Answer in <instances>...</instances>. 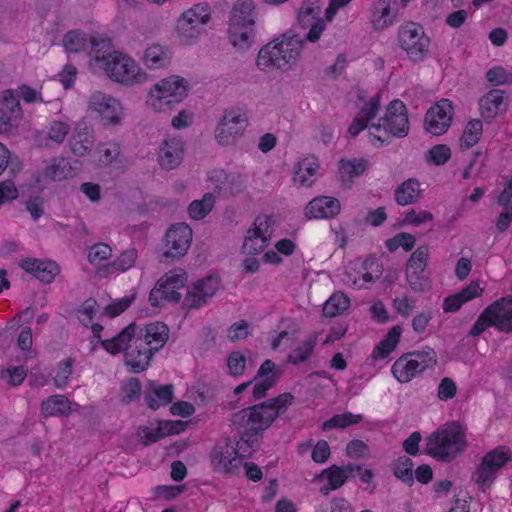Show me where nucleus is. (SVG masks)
<instances>
[{
  "instance_id": "44",
  "label": "nucleus",
  "mask_w": 512,
  "mask_h": 512,
  "mask_svg": "<svg viewBox=\"0 0 512 512\" xmlns=\"http://www.w3.org/2000/svg\"><path fill=\"white\" fill-rule=\"evenodd\" d=\"M327 484L320 488V492L328 495L330 491L340 488L347 480L345 472L338 466H332L325 470Z\"/></svg>"
},
{
  "instance_id": "28",
  "label": "nucleus",
  "mask_w": 512,
  "mask_h": 512,
  "mask_svg": "<svg viewBox=\"0 0 512 512\" xmlns=\"http://www.w3.org/2000/svg\"><path fill=\"white\" fill-rule=\"evenodd\" d=\"M172 54L167 46L153 43L149 45L142 56V61L149 69H162L170 64Z\"/></svg>"
},
{
  "instance_id": "1",
  "label": "nucleus",
  "mask_w": 512,
  "mask_h": 512,
  "mask_svg": "<svg viewBox=\"0 0 512 512\" xmlns=\"http://www.w3.org/2000/svg\"><path fill=\"white\" fill-rule=\"evenodd\" d=\"M169 327L163 322H151L139 328L129 324L110 340H102V347L110 354L124 350L125 364L132 373L148 368L154 354L164 347L169 339Z\"/></svg>"
},
{
  "instance_id": "14",
  "label": "nucleus",
  "mask_w": 512,
  "mask_h": 512,
  "mask_svg": "<svg viewBox=\"0 0 512 512\" xmlns=\"http://www.w3.org/2000/svg\"><path fill=\"white\" fill-rule=\"evenodd\" d=\"M219 288V280L208 276L200 279L187 288L183 305L187 309H198L211 299Z\"/></svg>"
},
{
  "instance_id": "49",
  "label": "nucleus",
  "mask_w": 512,
  "mask_h": 512,
  "mask_svg": "<svg viewBox=\"0 0 512 512\" xmlns=\"http://www.w3.org/2000/svg\"><path fill=\"white\" fill-rule=\"evenodd\" d=\"M97 151L98 161L103 165H109L120 155V146L114 142L104 143L98 146Z\"/></svg>"
},
{
  "instance_id": "54",
  "label": "nucleus",
  "mask_w": 512,
  "mask_h": 512,
  "mask_svg": "<svg viewBox=\"0 0 512 512\" xmlns=\"http://www.w3.org/2000/svg\"><path fill=\"white\" fill-rule=\"evenodd\" d=\"M487 80L495 86L512 84V72L502 66H495L486 73Z\"/></svg>"
},
{
  "instance_id": "12",
  "label": "nucleus",
  "mask_w": 512,
  "mask_h": 512,
  "mask_svg": "<svg viewBox=\"0 0 512 512\" xmlns=\"http://www.w3.org/2000/svg\"><path fill=\"white\" fill-rule=\"evenodd\" d=\"M89 108L97 112L105 126L118 125L123 117V108L121 103L114 97L101 91H95L91 94L88 101Z\"/></svg>"
},
{
  "instance_id": "30",
  "label": "nucleus",
  "mask_w": 512,
  "mask_h": 512,
  "mask_svg": "<svg viewBox=\"0 0 512 512\" xmlns=\"http://www.w3.org/2000/svg\"><path fill=\"white\" fill-rule=\"evenodd\" d=\"M395 201L401 206L417 203L422 198L420 182L416 178H409L395 190Z\"/></svg>"
},
{
  "instance_id": "52",
  "label": "nucleus",
  "mask_w": 512,
  "mask_h": 512,
  "mask_svg": "<svg viewBox=\"0 0 512 512\" xmlns=\"http://www.w3.org/2000/svg\"><path fill=\"white\" fill-rule=\"evenodd\" d=\"M406 279L414 292L420 293L430 288L429 278L424 275V272L406 271Z\"/></svg>"
},
{
  "instance_id": "50",
  "label": "nucleus",
  "mask_w": 512,
  "mask_h": 512,
  "mask_svg": "<svg viewBox=\"0 0 512 512\" xmlns=\"http://www.w3.org/2000/svg\"><path fill=\"white\" fill-rule=\"evenodd\" d=\"M138 257L137 250L135 248H129L123 251L120 256L111 263V267L120 272H125L134 266Z\"/></svg>"
},
{
  "instance_id": "13",
  "label": "nucleus",
  "mask_w": 512,
  "mask_h": 512,
  "mask_svg": "<svg viewBox=\"0 0 512 512\" xmlns=\"http://www.w3.org/2000/svg\"><path fill=\"white\" fill-rule=\"evenodd\" d=\"M321 12L318 0H306L303 2L298 13V22L302 28H309L308 33L303 38L304 40L309 42L319 40L326 28V22L321 17Z\"/></svg>"
},
{
  "instance_id": "45",
  "label": "nucleus",
  "mask_w": 512,
  "mask_h": 512,
  "mask_svg": "<svg viewBox=\"0 0 512 512\" xmlns=\"http://www.w3.org/2000/svg\"><path fill=\"white\" fill-rule=\"evenodd\" d=\"M71 172L69 163L64 158L54 159L53 162L45 168L44 175L53 180L61 181L68 177Z\"/></svg>"
},
{
  "instance_id": "61",
  "label": "nucleus",
  "mask_w": 512,
  "mask_h": 512,
  "mask_svg": "<svg viewBox=\"0 0 512 512\" xmlns=\"http://www.w3.org/2000/svg\"><path fill=\"white\" fill-rule=\"evenodd\" d=\"M135 298L136 294L133 293L129 296H125L121 299L112 302L111 304L106 306L105 314H107L111 318L120 315L122 312L129 308V306L132 304Z\"/></svg>"
},
{
  "instance_id": "31",
  "label": "nucleus",
  "mask_w": 512,
  "mask_h": 512,
  "mask_svg": "<svg viewBox=\"0 0 512 512\" xmlns=\"http://www.w3.org/2000/svg\"><path fill=\"white\" fill-rule=\"evenodd\" d=\"M493 304H498L493 310L496 328L502 332L512 331V296L503 297Z\"/></svg>"
},
{
  "instance_id": "56",
  "label": "nucleus",
  "mask_w": 512,
  "mask_h": 512,
  "mask_svg": "<svg viewBox=\"0 0 512 512\" xmlns=\"http://www.w3.org/2000/svg\"><path fill=\"white\" fill-rule=\"evenodd\" d=\"M73 359L67 358L59 363L57 373L54 377V384L57 388L63 389L72 374Z\"/></svg>"
},
{
  "instance_id": "51",
  "label": "nucleus",
  "mask_w": 512,
  "mask_h": 512,
  "mask_svg": "<svg viewBox=\"0 0 512 512\" xmlns=\"http://www.w3.org/2000/svg\"><path fill=\"white\" fill-rule=\"evenodd\" d=\"M121 389L124 393L121 401L125 404H129L137 399L141 395V383L137 378H130L128 381L122 384Z\"/></svg>"
},
{
  "instance_id": "29",
  "label": "nucleus",
  "mask_w": 512,
  "mask_h": 512,
  "mask_svg": "<svg viewBox=\"0 0 512 512\" xmlns=\"http://www.w3.org/2000/svg\"><path fill=\"white\" fill-rule=\"evenodd\" d=\"M210 20V12L207 3L195 4L192 8L183 13L178 22V27L181 30H186L188 27L192 29L199 25L206 24Z\"/></svg>"
},
{
  "instance_id": "2",
  "label": "nucleus",
  "mask_w": 512,
  "mask_h": 512,
  "mask_svg": "<svg viewBox=\"0 0 512 512\" xmlns=\"http://www.w3.org/2000/svg\"><path fill=\"white\" fill-rule=\"evenodd\" d=\"M294 402L291 393H283L259 404L241 409L231 418L232 426L240 433V439L232 449L241 461L259 447L258 436L281 417Z\"/></svg>"
},
{
  "instance_id": "34",
  "label": "nucleus",
  "mask_w": 512,
  "mask_h": 512,
  "mask_svg": "<svg viewBox=\"0 0 512 512\" xmlns=\"http://www.w3.org/2000/svg\"><path fill=\"white\" fill-rule=\"evenodd\" d=\"M401 332L402 330L399 325L390 328L385 337L375 346L371 357L375 361L386 358L398 344Z\"/></svg>"
},
{
  "instance_id": "59",
  "label": "nucleus",
  "mask_w": 512,
  "mask_h": 512,
  "mask_svg": "<svg viewBox=\"0 0 512 512\" xmlns=\"http://www.w3.org/2000/svg\"><path fill=\"white\" fill-rule=\"evenodd\" d=\"M434 219L433 214L426 210L416 211L415 209H411L405 213L402 225L411 224L414 226H419L426 222H432Z\"/></svg>"
},
{
  "instance_id": "21",
  "label": "nucleus",
  "mask_w": 512,
  "mask_h": 512,
  "mask_svg": "<svg viewBox=\"0 0 512 512\" xmlns=\"http://www.w3.org/2000/svg\"><path fill=\"white\" fill-rule=\"evenodd\" d=\"M174 397V386L172 384L161 385L155 381L147 383L144 392V402L152 410H157L160 406L170 404Z\"/></svg>"
},
{
  "instance_id": "11",
  "label": "nucleus",
  "mask_w": 512,
  "mask_h": 512,
  "mask_svg": "<svg viewBox=\"0 0 512 512\" xmlns=\"http://www.w3.org/2000/svg\"><path fill=\"white\" fill-rule=\"evenodd\" d=\"M193 232L186 223L173 224L165 234L164 251L160 261L170 263L182 258L188 251L192 242Z\"/></svg>"
},
{
  "instance_id": "55",
  "label": "nucleus",
  "mask_w": 512,
  "mask_h": 512,
  "mask_svg": "<svg viewBox=\"0 0 512 512\" xmlns=\"http://www.w3.org/2000/svg\"><path fill=\"white\" fill-rule=\"evenodd\" d=\"M272 219L269 216H258L254 223L253 227L250 228L247 233L252 234L253 231L256 232V235L261 236V238L265 240H270L272 235Z\"/></svg>"
},
{
  "instance_id": "24",
  "label": "nucleus",
  "mask_w": 512,
  "mask_h": 512,
  "mask_svg": "<svg viewBox=\"0 0 512 512\" xmlns=\"http://www.w3.org/2000/svg\"><path fill=\"white\" fill-rule=\"evenodd\" d=\"M183 142L177 138L167 139L159 151V163L162 168L171 170L178 167L183 160Z\"/></svg>"
},
{
  "instance_id": "38",
  "label": "nucleus",
  "mask_w": 512,
  "mask_h": 512,
  "mask_svg": "<svg viewBox=\"0 0 512 512\" xmlns=\"http://www.w3.org/2000/svg\"><path fill=\"white\" fill-rule=\"evenodd\" d=\"M363 420V415L353 414L351 412H345L342 414H336L327 421L323 422L321 429L328 431L331 429H345L351 425L360 423Z\"/></svg>"
},
{
  "instance_id": "42",
  "label": "nucleus",
  "mask_w": 512,
  "mask_h": 512,
  "mask_svg": "<svg viewBox=\"0 0 512 512\" xmlns=\"http://www.w3.org/2000/svg\"><path fill=\"white\" fill-rule=\"evenodd\" d=\"M413 467L414 463L412 459L407 456H402L395 461L393 473L396 478L411 486L414 483Z\"/></svg>"
},
{
  "instance_id": "15",
  "label": "nucleus",
  "mask_w": 512,
  "mask_h": 512,
  "mask_svg": "<svg viewBox=\"0 0 512 512\" xmlns=\"http://www.w3.org/2000/svg\"><path fill=\"white\" fill-rule=\"evenodd\" d=\"M453 107L448 99L440 100L431 107L424 118L425 129L434 136L444 134L451 125Z\"/></svg>"
},
{
  "instance_id": "60",
  "label": "nucleus",
  "mask_w": 512,
  "mask_h": 512,
  "mask_svg": "<svg viewBox=\"0 0 512 512\" xmlns=\"http://www.w3.org/2000/svg\"><path fill=\"white\" fill-rule=\"evenodd\" d=\"M69 125L62 121H53L49 127L47 138L57 144L63 143L69 133Z\"/></svg>"
},
{
  "instance_id": "8",
  "label": "nucleus",
  "mask_w": 512,
  "mask_h": 512,
  "mask_svg": "<svg viewBox=\"0 0 512 512\" xmlns=\"http://www.w3.org/2000/svg\"><path fill=\"white\" fill-rule=\"evenodd\" d=\"M436 362V352L432 348L426 347L422 351L403 354L393 363L391 371L400 383H407L426 369L433 367Z\"/></svg>"
},
{
  "instance_id": "9",
  "label": "nucleus",
  "mask_w": 512,
  "mask_h": 512,
  "mask_svg": "<svg viewBox=\"0 0 512 512\" xmlns=\"http://www.w3.org/2000/svg\"><path fill=\"white\" fill-rule=\"evenodd\" d=\"M398 41L413 62L423 61L429 53L430 39L420 24L408 22L401 25L398 30Z\"/></svg>"
},
{
  "instance_id": "22",
  "label": "nucleus",
  "mask_w": 512,
  "mask_h": 512,
  "mask_svg": "<svg viewBox=\"0 0 512 512\" xmlns=\"http://www.w3.org/2000/svg\"><path fill=\"white\" fill-rule=\"evenodd\" d=\"M319 168V161L314 155L300 159L294 166V183L301 187H311L317 179Z\"/></svg>"
},
{
  "instance_id": "26",
  "label": "nucleus",
  "mask_w": 512,
  "mask_h": 512,
  "mask_svg": "<svg viewBox=\"0 0 512 512\" xmlns=\"http://www.w3.org/2000/svg\"><path fill=\"white\" fill-rule=\"evenodd\" d=\"M95 142L93 132L86 124H78L70 138L69 146L72 153L83 157L90 153Z\"/></svg>"
},
{
  "instance_id": "41",
  "label": "nucleus",
  "mask_w": 512,
  "mask_h": 512,
  "mask_svg": "<svg viewBox=\"0 0 512 512\" xmlns=\"http://www.w3.org/2000/svg\"><path fill=\"white\" fill-rule=\"evenodd\" d=\"M215 198L212 193H206L202 199L192 201L188 206V214L194 220L205 218L214 207Z\"/></svg>"
},
{
  "instance_id": "16",
  "label": "nucleus",
  "mask_w": 512,
  "mask_h": 512,
  "mask_svg": "<svg viewBox=\"0 0 512 512\" xmlns=\"http://www.w3.org/2000/svg\"><path fill=\"white\" fill-rule=\"evenodd\" d=\"M209 187L214 192L224 196H234L245 188V181L239 173H226L222 169H215L208 175Z\"/></svg>"
},
{
  "instance_id": "23",
  "label": "nucleus",
  "mask_w": 512,
  "mask_h": 512,
  "mask_svg": "<svg viewBox=\"0 0 512 512\" xmlns=\"http://www.w3.org/2000/svg\"><path fill=\"white\" fill-rule=\"evenodd\" d=\"M232 445L217 446L211 452V462L215 471L235 473L241 466V458L234 456Z\"/></svg>"
},
{
  "instance_id": "3",
  "label": "nucleus",
  "mask_w": 512,
  "mask_h": 512,
  "mask_svg": "<svg viewBox=\"0 0 512 512\" xmlns=\"http://www.w3.org/2000/svg\"><path fill=\"white\" fill-rule=\"evenodd\" d=\"M90 56L100 68H103L109 79L126 86L146 81V73L130 57L116 51H110L108 40H92Z\"/></svg>"
},
{
  "instance_id": "6",
  "label": "nucleus",
  "mask_w": 512,
  "mask_h": 512,
  "mask_svg": "<svg viewBox=\"0 0 512 512\" xmlns=\"http://www.w3.org/2000/svg\"><path fill=\"white\" fill-rule=\"evenodd\" d=\"M409 132V120L405 104L395 99L389 103L385 115L378 123H372L369 127V135L384 143L392 137L404 138Z\"/></svg>"
},
{
  "instance_id": "48",
  "label": "nucleus",
  "mask_w": 512,
  "mask_h": 512,
  "mask_svg": "<svg viewBox=\"0 0 512 512\" xmlns=\"http://www.w3.org/2000/svg\"><path fill=\"white\" fill-rule=\"evenodd\" d=\"M268 242V240L256 235L255 231H253L252 234L247 233L242 247L243 252L247 255H256L267 247Z\"/></svg>"
},
{
  "instance_id": "63",
  "label": "nucleus",
  "mask_w": 512,
  "mask_h": 512,
  "mask_svg": "<svg viewBox=\"0 0 512 512\" xmlns=\"http://www.w3.org/2000/svg\"><path fill=\"white\" fill-rule=\"evenodd\" d=\"M10 168V172L13 174L19 169L17 157H12L9 149L2 143H0V175L7 169Z\"/></svg>"
},
{
  "instance_id": "64",
  "label": "nucleus",
  "mask_w": 512,
  "mask_h": 512,
  "mask_svg": "<svg viewBox=\"0 0 512 512\" xmlns=\"http://www.w3.org/2000/svg\"><path fill=\"white\" fill-rule=\"evenodd\" d=\"M456 392L457 386L455 382L451 378L445 377L438 385L437 397L441 401H448L456 395Z\"/></svg>"
},
{
  "instance_id": "18",
  "label": "nucleus",
  "mask_w": 512,
  "mask_h": 512,
  "mask_svg": "<svg viewBox=\"0 0 512 512\" xmlns=\"http://www.w3.org/2000/svg\"><path fill=\"white\" fill-rule=\"evenodd\" d=\"M22 117V109L17 95L11 90L2 93L0 102V132H7Z\"/></svg>"
},
{
  "instance_id": "58",
  "label": "nucleus",
  "mask_w": 512,
  "mask_h": 512,
  "mask_svg": "<svg viewBox=\"0 0 512 512\" xmlns=\"http://www.w3.org/2000/svg\"><path fill=\"white\" fill-rule=\"evenodd\" d=\"M187 280V274L183 269H174L166 273L159 282L161 284L170 285L172 289H180Z\"/></svg>"
},
{
  "instance_id": "57",
  "label": "nucleus",
  "mask_w": 512,
  "mask_h": 512,
  "mask_svg": "<svg viewBox=\"0 0 512 512\" xmlns=\"http://www.w3.org/2000/svg\"><path fill=\"white\" fill-rule=\"evenodd\" d=\"M227 366L232 376H240L246 368V357L239 351H233L227 358Z\"/></svg>"
},
{
  "instance_id": "53",
  "label": "nucleus",
  "mask_w": 512,
  "mask_h": 512,
  "mask_svg": "<svg viewBox=\"0 0 512 512\" xmlns=\"http://www.w3.org/2000/svg\"><path fill=\"white\" fill-rule=\"evenodd\" d=\"M450 158L451 150L445 144L435 145L427 153V160L437 166L445 164Z\"/></svg>"
},
{
  "instance_id": "40",
  "label": "nucleus",
  "mask_w": 512,
  "mask_h": 512,
  "mask_svg": "<svg viewBox=\"0 0 512 512\" xmlns=\"http://www.w3.org/2000/svg\"><path fill=\"white\" fill-rule=\"evenodd\" d=\"M349 298L342 292H335L323 305V314L326 317H336L348 309Z\"/></svg>"
},
{
  "instance_id": "27",
  "label": "nucleus",
  "mask_w": 512,
  "mask_h": 512,
  "mask_svg": "<svg viewBox=\"0 0 512 512\" xmlns=\"http://www.w3.org/2000/svg\"><path fill=\"white\" fill-rule=\"evenodd\" d=\"M256 16V7L252 0H237L232 7L229 24L250 27V25H255Z\"/></svg>"
},
{
  "instance_id": "37",
  "label": "nucleus",
  "mask_w": 512,
  "mask_h": 512,
  "mask_svg": "<svg viewBox=\"0 0 512 512\" xmlns=\"http://www.w3.org/2000/svg\"><path fill=\"white\" fill-rule=\"evenodd\" d=\"M367 168V160L363 158L342 159L339 162V173L343 181L352 180L362 175Z\"/></svg>"
},
{
  "instance_id": "7",
  "label": "nucleus",
  "mask_w": 512,
  "mask_h": 512,
  "mask_svg": "<svg viewBox=\"0 0 512 512\" xmlns=\"http://www.w3.org/2000/svg\"><path fill=\"white\" fill-rule=\"evenodd\" d=\"M187 95V80L173 75L160 80L150 89L147 104L157 112L171 110Z\"/></svg>"
},
{
  "instance_id": "43",
  "label": "nucleus",
  "mask_w": 512,
  "mask_h": 512,
  "mask_svg": "<svg viewBox=\"0 0 512 512\" xmlns=\"http://www.w3.org/2000/svg\"><path fill=\"white\" fill-rule=\"evenodd\" d=\"M497 305L498 304H491L484 309V311L480 314V316L471 327L469 331L470 336L478 337L486 330L487 327H496V321L493 318V310H495Z\"/></svg>"
},
{
  "instance_id": "4",
  "label": "nucleus",
  "mask_w": 512,
  "mask_h": 512,
  "mask_svg": "<svg viewBox=\"0 0 512 512\" xmlns=\"http://www.w3.org/2000/svg\"><path fill=\"white\" fill-rule=\"evenodd\" d=\"M304 39L292 31L264 45L257 56L256 65L262 71L289 70L297 61L303 49Z\"/></svg>"
},
{
  "instance_id": "5",
  "label": "nucleus",
  "mask_w": 512,
  "mask_h": 512,
  "mask_svg": "<svg viewBox=\"0 0 512 512\" xmlns=\"http://www.w3.org/2000/svg\"><path fill=\"white\" fill-rule=\"evenodd\" d=\"M466 446L465 430L457 421L443 424L425 439V453L444 462L453 461Z\"/></svg>"
},
{
  "instance_id": "17",
  "label": "nucleus",
  "mask_w": 512,
  "mask_h": 512,
  "mask_svg": "<svg viewBox=\"0 0 512 512\" xmlns=\"http://www.w3.org/2000/svg\"><path fill=\"white\" fill-rule=\"evenodd\" d=\"M246 118L237 111H228L216 128V139L222 145L233 144L246 128Z\"/></svg>"
},
{
  "instance_id": "46",
  "label": "nucleus",
  "mask_w": 512,
  "mask_h": 512,
  "mask_svg": "<svg viewBox=\"0 0 512 512\" xmlns=\"http://www.w3.org/2000/svg\"><path fill=\"white\" fill-rule=\"evenodd\" d=\"M428 260V247L419 246L410 256L406 271L424 272Z\"/></svg>"
},
{
  "instance_id": "62",
  "label": "nucleus",
  "mask_w": 512,
  "mask_h": 512,
  "mask_svg": "<svg viewBox=\"0 0 512 512\" xmlns=\"http://www.w3.org/2000/svg\"><path fill=\"white\" fill-rule=\"evenodd\" d=\"M112 250L104 243L94 244L88 253V260L91 264H98L111 256Z\"/></svg>"
},
{
  "instance_id": "47",
  "label": "nucleus",
  "mask_w": 512,
  "mask_h": 512,
  "mask_svg": "<svg viewBox=\"0 0 512 512\" xmlns=\"http://www.w3.org/2000/svg\"><path fill=\"white\" fill-rule=\"evenodd\" d=\"M314 347L315 340L309 339L304 341L300 346L291 351L287 357V361L294 365L305 362L310 357Z\"/></svg>"
},
{
  "instance_id": "36",
  "label": "nucleus",
  "mask_w": 512,
  "mask_h": 512,
  "mask_svg": "<svg viewBox=\"0 0 512 512\" xmlns=\"http://www.w3.org/2000/svg\"><path fill=\"white\" fill-rule=\"evenodd\" d=\"M372 22L376 29H383L392 24L394 13L390 9V0H377L373 5Z\"/></svg>"
},
{
  "instance_id": "33",
  "label": "nucleus",
  "mask_w": 512,
  "mask_h": 512,
  "mask_svg": "<svg viewBox=\"0 0 512 512\" xmlns=\"http://www.w3.org/2000/svg\"><path fill=\"white\" fill-rule=\"evenodd\" d=\"M255 25H230L228 28L230 43L240 49L247 50L250 48L255 37Z\"/></svg>"
},
{
  "instance_id": "20",
  "label": "nucleus",
  "mask_w": 512,
  "mask_h": 512,
  "mask_svg": "<svg viewBox=\"0 0 512 512\" xmlns=\"http://www.w3.org/2000/svg\"><path fill=\"white\" fill-rule=\"evenodd\" d=\"M19 265L23 270L46 284L53 282L55 277L60 273L59 266L53 261L25 258Z\"/></svg>"
},
{
  "instance_id": "25",
  "label": "nucleus",
  "mask_w": 512,
  "mask_h": 512,
  "mask_svg": "<svg viewBox=\"0 0 512 512\" xmlns=\"http://www.w3.org/2000/svg\"><path fill=\"white\" fill-rule=\"evenodd\" d=\"M506 93L501 89H491L479 101L482 117L485 119L495 118L502 110L506 109Z\"/></svg>"
},
{
  "instance_id": "32",
  "label": "nucleus",
  "mask_w": 512,
  "mask_h": 512,
  "mask_svg": "<svg viewBox=\"0 0 512 512\" xmlns=\"http://www.w3.org/2000/svg\"><path fill=\"white\" fill-rule=\"evenodd\" d=\"M71 412V402L64 395H53L41 403L43 417L67 416Z\"/></svg>"
},
{
  "instance_id": "35",
  "label": "nucleus",
  "mask_w": 512,
  "mask_h": 512,
  "mask_svg": "<svg viewBox=\"0 0 512 512\" xmlns=\"http://www.w3.org/2000/svg\"><path fill=\"white\" fill-rule=\"evenodd\" d=\"M181 426L182 424L180 422L173 423L167 421L163 424L160 423L159 426L156 428L144 427L142 429L141 435L142 443L145 445H149L151 443L157 442L158 440L165 436L179 433Z\"/></svg>"
},
{
  "instance_id": "39",
  "label": "nucleus",
  "mask_w": 512,
  "mask_h": 512,
  "mask_svg": "<svg viewBox=\"0 0 512 512\" xmlns=\"http://www.w3.org/2000/svg\"><path fill=\"white\" fill-rule=\"evenodd\" d=\"M483 131V123L479 119L470 120L460 138L461 149H469L477 144Z\"/></svg>"
},
{
  "instance_id": "10",
  "label": "nucleus",
  "mask_w": 512,
  "mask_h": 512,
  "mask_svg": "<svg viewBox=\"0 0 512 512\" xmlns=\"http://www.w3.org/2000/svg\"><path fill=\"white\" fill-rule=\"evenodd\" d=\"M512 460V454L507 446H498L487 452L474 473L475 483L485 491L496 479L498 471Z\"/></svg>"
},
{
  "instance_id": "19",
  "label": "nucleus",
  "mask_w": 512,
  "mask_h": 512,
  "mask_svg": "<svg viewBox=\"0 0 512 512\" xmlns=\"http://www.w3.org/2000/svg\"><path fill=\"white\" fill-rule=\"evenodd\" d=\"M341 209L337 198L318 196L312 199L305 208V215L309 219L333 218Z\"/></svg>"
}]
</instances>
